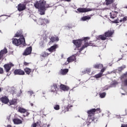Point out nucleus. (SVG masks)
I'll return each mask as SVG.
<instances>
[{
	"instance_id": "36",
	"label": "nucleus",
	"mask_w": 127,
	"mask_h": 127,
	"mask_svg": "<svg viewBox=\"0 0 127 127\" xmlns=\"http://www.w3.org/2000/svg\"><path fill=\"white\" fill-rule=\"evenodd\" d=\"M48 55H49V54L46 52H44L41 54V56H42V57H46L48 56Z\"/></svg>"
},
{
	"instance_id": "54",
	"label": "nucleus",
	"mask_w": 127,
	"mask_h": 127,
	"mask_svg": "<svg viewBox=\"0 0 127 127\" xmlns=\"http://www.w3.org/2000/svg\"><path fill=\"white\" fill-rule=\"evenodd\" d=\"M30 105H31V107H33V104L31 103V104H30Z\"/></svg>"
},
{
	"instance_id": "6",
	"label": "nucleus",
	"mask_w": 127,
	"mask_h": 127,
	"mask_svg": "<svg viewBox=\"0 0 127 127\" xmlns=\"http://www.w3.org/2000/svg\"><path fill=\"white\" fill-rule=\"evenodd\" d=\"M14 64L12 63H9L8 64H5L3 65L4 69L5 70L6 72H9L11 67H13Z\"/></svg>"
},
{
	"instance_id": "45",
	"label": "nucleus",
	"mask_w": 127,
	"mask_h": 127,
	"mask_svg": "<svg viewBox=\"0 0 127 127\" xmlns=\"http://www.w3.org/2000/svg\"><path fill=\"white\" fill-rule=\"evenodd\" d=\"M67 104H68V107H69V108H71V107H72V106H70V104H71V101H67Z\"/></svg>"
},
{
	"instance_id": "17",
	"label": "nucleus",
	"mask_w": 127,
	"mask_h": 127,
	"mask_svg": "<svg viewBox=\"0 0 127 127\" xmlns=\"http://www.w3.org/2000/svg\"><path fill=\"white\" fill-rule=\"evenodd\" d=\"M0 101L3 104H7V103H8V102H9V100L6 96L2 97L1 98H0Z\"/></svg>"
},
{
	"instance_id": "21",
	"label": "nucleus",
	"mask_w": 127,
	"mask_h": 127,
	"mask_svg": "<svg viewBox=\"0 0 127 127\" xmlns=\"http://www.w3.org/2000/svg\"><path fill=\"white\" fill-rule=\"evenodd\" d=\"M89 19H91V17L89 16H85L82 17L80 19V20L82 21H86V20H89Z\"/></svg>"
},
{
	"instance_id": "53",
	"label": "nucleus",
	"mask_w": 127,
	"mask_h": 127,
	"mask_svg": "<svg viewBox=\"0 0 127 127\" xmlns=\"http://www.w3.org/2000/svg\"><path fill=\"white\" fill-rule=\"evenodd\" d=\"M1 91H2V88H0V92H1Z\"/></svg>"
},
{
	"instance_id": "1",
	"label": "nucleus",
	"mask_w": 127,
	"mask_h": 127,
	"mask_svg": "<svg viewBox=\"0 0 127 127\" xmlns=\"http://www.w3.org/2000/svg\"><path fill=\"white\" fill-rule=\"evenodd\" d=\"M89 39L90 38L89 37L82 38L81 39L78 40H73L72 41V43L75 45V46H76V48H79V47H80L82 42L84 43L81 48H80V49L79 50V52H81L82 50H84L85 48H87V46H93L92 43H88V41Z\"/></svg>"
},
{
	"instance_id": "11",
	"label": "nucleus",
	"mask_w": 127,
	"mask_h": 127,
	"mask_svg": "<svg viewBox=\"0 0 127 127\" xmlns=\"http://www.w3.org/2000/svg\"><path fill=\"white\" fill-rule=\"evenodd\" d=\"M60 88L61 90L64 91V92H67V91L70 90V87H69V86L64 84H61Z\"/></svg>"
},
{
	"instance_id": "32",
	"label": "nucleus",
	"mask_w": 127,
	"mask_h": 127,
	"mask_svg": "<svg viewBox=\"0 0 127 127\" xmlns=\"http://www.w3.org/2000/svg\"><path fill=\"white\" fill-rule=\"evenodd\" d=\"M106 92H103L99 94V96L100 98H101L102 99H103V98H105L106 97Z\"/></svg>"
},
{
	"instance_id": "47",
	"label": "nucleus",
	"mask_w": 127,
	"mask_h": 127,
	"mask_svg": "<svg viewBox=\"0 0 127 127\" xmlns=\"http://www.w3.org/2000/svg\"><path fill=\"white\" fill-rule=\"evenodd\" d=\"M3 73V69L2 68L0 67V74H2Z\"/></svg>"
},
{
	"instance_id": "50",
	"label": "nucleus",
	"mask_w": 127,
	"mask_h": 127,
	"mask_svg": "<svg viewBox=\"0 0 127 127\" xmlns=\"http://www.w3.org/2000/svg\"><path fill=\"white\" fill-rule=\"evenodd\" d=\"M22 93V91H21V90L20 91V93H19V94H17V96L18 97H20V94H21Z\"/></svg>"
},
{
	"instance_id": "22",
	"label": "nucleus",
	"mask_w": 127,
	"mask_h": 127,
	"mask_svg": "<svg viewBox=\"0 0 127 127\" xmlns=\"http://www.w3.org/2000/svg\"><path fill=\"white\" fill-rule=\"evenodd\" d=\"M51 42H55V41L57 42V41H59V38H58V37H52L51 38Z\"/></svg>"
},
{
	"instance_id": "55",
	"label": "nucleus",
	"mask_w": 127,
	"mask_h": 127,
	"mask_svg": "<svg viewBox=\"0 0 127 127\" xmlns=\"http://www.w3.org/2000/svg\"><path fill=\"white\" fill-rule=\"evenodd\" d=\"M71 0H65V1H70Z\"/></svg>"
},
{
	"instance_id": "26",
	"label": "nucleus",
	"mask_w": 127,
	"mask_h": 127,
	"mask_svg": "<svg viewBox=\"0 0 127 127\" xmlns=\"http://www.w3.org/2000/svg\"><path fill=\"white\" fill-rule=\"evenodd\" d=\"M126 65H123L122 66L118 67V70L119 72H122V71H123V70H124V69L126 68Z\"/></svg>"
},
{
	"instance_id": "34",
	"label": "nucleus",
	"mask_w": 127,
	"mask_h": 127,
	"mask_svg": "<svg viewBox=\"0 0 127 127\" xmlns=\"http://www.w3.org/2000/svg\"><path fill=\"white\" fill-rule=\"evenodd\" d=\"M103 76V74L101 73L100 72L97 74H96L95 77L96 78V79H98L99 78H101Z\"/></svg>"
},
{
	"instance_id": "10",
	"label": "nucleus",
	"mask_w": 127,
	"mask_h": 127,
	"mask_svg": "<svg viewBox=\"0 0 127 127\" xmlns=\"http://www.w3.org/2000/svg\"><path fill=\"white\" fill-rule=\"evenodd\" d=\"M32 51V48H31V47H29L26 49L24 53H23V55H24L25 56L29 55V54H31Z\"/></svg>"
},
{
	"instance_id": "41",
	"label": "nucleus",
	"mask_w": 127,
	"mask_h": 127,
	"mask_svg": "<svg viewBox=\"0 0 127 127\" xmlns=\"http://www.w3.org/2000/svg\"><path fill=\"white\" fill-rule=\"evenodd\" d=\"M43 20L44 23H49V21L48 20V19H43Z\"/></svg>"
},
{
	"instance_id": "4",
	"label": "nucleus",
	"mask_w": 127,
	"mask_h": 127,
	"mask_svg": "<svg viewBox=\"0 0 127 127\" xmlns=\"http://www.w3.org/2000/svg\"><path fill=\"white\" fill-rule=\"evenodd\" d=\"M12 44L16 46H18L20 44L24 45L25 44V40L24 37H21L19 39L13 38L12 39Z\"/></svg>"
},
{
	"instance_id": "3",
	"label": "nucleus",
	"mask_w": 127,
	"mask_h": 127,
	"mask_svg": "<svg viewBox=\"0 0 127 127\" xmlns=\"http://www.w3.org/2000/svg\"><path fill=\"white\" fill-rule=\"evenodd\" d=\"M87 113L89 115L88 118L89 123L90 124L93 123H93H97V120H96V119L94 118V116H93V115L96 113V109H92L90 110H88Z\"/></svg>"
},
{
	"instance_id": "19",
	"label": "nucleus",
	"mask_w": 127,
	"mask_h": 127,
	"mask_svg": "<svg viewBox=\"0 0 127 127\" xmlns=\"http://www.w3.org/2000/svg\"><path fill=\"white\" fill-rule=\"evenodd\" d=\"M68 69H61L60 71V73L61 75H66L67 73H68Z\"/></svg>"
},
{
	"instance_id": "9",
	"label": "nucleus",
	"mask_w": 127,
	"mask_h": 127,
	"mask_svg": "<svg viewBox=\"0 0 127 127\" xmlns=\"http://www.w3.org/2000/svg\"><path fill=\"white\" fill-rule=\"evenodd\" d=\"M6 53H7V49H6V48H4L0 51V60L3 59V57L5 56Z\"/></svg>"
},
{
	"instance_id": "13",
	"label": "nucleus",
	"mask_w": 127,
	"mask_h": 127,
	"mask_svg": "<svg viewBox=\"0 0 127 127\" xmlns=\"http://www.w3.org/2000/svg\"><path fill=\"white\" fill-rule=\"evenodd\" d=\"M118 11H112L110 13V16L111 18L112 19H114L117 17V16L118 15Z\"/></svg>"
},
{
	"instance_id": "51",
	"label": "nucleus",
	"mask_w": 127,
	"mask_h": 127,
	"mask_svg": "<svg viewBox=\"0 0 127 127\" xmlns=\"http://www.w3.org/2000/svg\"><path fill=\"white\" fill-rule=\"evenodd\" d=\"M121 127H127V125H122Z\"/></svg>"
},
{
	"instance_id": "8",
	"label": "nucleus",
	"mask_w": 127,
	"mask_h": 127,
	"mask_svg": "<svg viewBox=\"0 0 127 127\" xmlns=\"http://www.w3.org/2000/svg\"><path fill=\"white\" fill-rule=\"evenodd\" d=\"M75 60H76V56L72 55L67 58L66 62L64 63V65H67V64H69V63L75 61Z\"/></svg>"
},
{
	"instance_id": "7",
	"label": "nucleus",
	"mask_w": 127,
	"mask_h": 127,
	"mask_svg": "<svg viewBox=\"0 0 127 127\" xmlns=\"http://www.w3.org/2000/svg\"><path fill=\"white\" fill-rule=\"evenodd\" d=\"M78 12H88V11H92V10H95V8H79L77 9Z\"/></svg>"
},
{
	"instance_id": "28",
	"label": "nucleus",
	"mask_w": 127,
	"mask_h": 127,
	"mask_svg": "<svg viewBox=\"0 0 127 127\" xmlns=\"http://www.w3.org/2000/svg\"><path fill=\"white\" fill-rule=\"evenodd\" d=\"M106 5H109V4H112L114 2V0H106Z\"/></svg>"
},
{
	"instance_id": "20",
	"label": "nucleus",
	"mask_w": 127,
	"mask_h": 127,
	"mask_svg": "<svg viewBox=\"0 0 127 127\" xmlns=\"http://www.w3.org/2000/svg\"><path fill=\"white\" fill-rule=\"evenodd\" d=\"M15 37H20V38L23 37V36L22 35V32L18 31L15 34Z\"/></svg>"
},
{
	"instance_id": "58",
	"label": "nucleus",
	"mask_w": 127,
	"mask_h": 127,
	"mask_svg": "<svg viewBox=\"0 0 127 127\" xmlns=\"http://www.w3.org/2000/svg\"><path fill=\"white\" fill-rule=\"evenodd\" d=\"M48 127H49V125H48Z\"/></svg>"
},
{
	"instance_id": "33",
	"label": "nucleus",
	"mask_w": 127,
	"mask_h": 127,
	"mask_svg": "<svg viewBox=\"0 0 127 127\" xmlns=\"http://www.w3.org/2000/svg\"><path fill=\"white\" fill-rule=\"evenodd\" d=\"M127 76V71L121 76L120 77L121 80L123 81V79H124V78H126Z\"/></svg>"
},
{
	"instance_id": "57",
	"label": "nucleus",
	"mask_w": 127,
	"mask_h": 127,
	"mask_svg": "<svg viewBox=\"0 0 127 127\" xmlns=\"http://www.w3.org/2000/svg\"><path fill=\"white\" fill-rule=\"evenodd\" d=\"M122 94H123V95H125V94H124V93H122Z\"/></svg>"
},
{
	"instance_id": "14",
	"label": "nucleus",
	"mask_w": 127,
	"mask_h": 127,
	"mask_svg": "<svg viewBox=\"0 0 127 127\" xmlns=\"http://www.w3.org/2000/svg\"><path fill=\"white\" fill-rule=\"evenodd\" d=\"M14 74L15 75H24L25 72L21 69H16L14 71Z\"/></svg>"
},
{
	"instance_id": "12",
	"label": "nucleus",
	"mask_w": 127,
	"mask_h": 127,
	"mask_svg": "<svg viewBox=\"0 0 127 127\" xmlns=\"http://www.w3.org/2000/svg\"><path fill=\"white\" fill-rule=\"evenodd\" d=\"M26 7L25 6V4L20 3L18 5L17 9L19 11H22V10H24Z\"/></svg>"
},
{
	"instance_id": "42",
	"label": "nucleus",
	"mask_w": 127,
	"mask_h": 127,
	"mask_svg": "<svg viewBox=\"0 0 127 127\" xmlns=\"http://www.w3.org/2000/svg\"><path fill=\"white\" fill-rule=\"evenodd\" d=\"M113 23H119V22H120L119 21V19H117L116 20H115L114 21H112Z\"/></svg>"
},
{
	"instance_id": "35",
	"label": "nucleus",
	"mask_w": 127,
	"mask_h": 127,
	"mask_svg": "<svg viewBox=\"0 0 127 127\" xmlns=\"http://www.w3.org/2000/svg\"><path fill=\"white\" fill-rule=\"evenodd\" d=\"M127 20V17H124L122 19L120 20V22H125Z\"/></svg>"
},
{
	"instance_id": "44",
	"label": "nucleus",
	"mask_w": 127,
	"mask_h": 127,
	"mask_svg": "<svg viewBox=\"0 0 127 127\" xmlns=\"http://www.w3.org/2000/svg\"><path fill=\"white\" fill-rule=\"evenodd\" d=\"M38 124V123L33 124L31 125V127H37V124Z\"/></svg>"
},
{
	"instance_id": "49",
	"label": "nucleus",
	"mask_w": 127,
	"mask_h": 127,
	"mask_svg": "<svg viewBox=\"0 0 127 127\" xmlns=\"http://www.w3.org/2000/svg\"><path fill=\"white\" fill-rule=\"evenodd\" d=\"M113 85H118V82L117 81H114Z\"/></svg>"
},
{
	"instance_id": "23",
	"label": "nucleus",
	"mask_w": 127,
	"mask_h": 127,
	"mask_svg": "<svg viewBox=\"0 0 127 127\" xmlns=\"http://www.w3.org/2000/svg\"><path fill=\"white\" fill-rule=\"evenodd\" d=\"M18 111L19 113H21L22 114H24V113H26V110H25L24 108H22L21 107H19Z\"/></svg>"
},
{
	"instance_id": "43",
	"label": "nucleus",
	"mask_w": 127,
	"mask_h": 127,
	"mask_svg": "<svg viewBox=\"0 0 127 127\" xmlns=\"http://www.w3.org/2000/svg\"><path fill=\"white\" fill-rule=\"evenodd\" d=\"M28 95H30V96H31L32 95H33V91H28Z\"/></svg>"
},
{
	"instance_id": "48",
	"label": "nucleus",
	"mask_w": 127,
	"mask_h": 127,
	"mask_svg": "<svg viewBox=\"0 0 127 127\" xmlns=\"http://www.w3.org/2000/svg\"><path fill=\"white\" fill-rule=\"evenodd\" d=\"M29 64V63H27V62L24 63V65H25V66H27V65H28Z\"/></svg>"
},
{
	"instance_id": "2",
	"label": "nucleus",
	"mask_w": 127,
	"mask_h": 127,
	"mask_svg": "<svg viewBox=\"0 0 127 127\" xmlns=\"http://www.w3.org/2000/svg\"><path fill=\"white\" fill-rule=\"evenodd\" d=\"M34 4L36 8H38L41 15L45 14L46 8H48V7H49V5L48 4H46V1L43 0L36 1Z\"/></svg>"
},
{
	"instance_id": "5",
	"label": "nucleus",
	"mask_w": 127,
	"mask_h": 127,
	"mask_svg": "<svg viewBox=\"0 0 127 127\" xmlns=\"http://www.w3.org/2000/svg\"><path fill=\"white\" fill-rule=\"evenodd\" d=\"M113 35V32L112 31H108L105 33V35H101L99 36L100 39L101 40H106L107 39V37H111Z\"/></svg>"
},
{
	"instance_id": "24",
	"label": "nucleus",
	"mask_w": 127,
	"mask_h": 127,
	"mask_svg": "<svg viewBox=\"0 0 127 127\" xmlns=\"http://www.w3.org/2000/svg\"><path fill=\"white\" fill-rule=\"evenodd\" d=\"M24 71H25V73L26 74H27V75H29V74H30V73H31V69H30L28 67H26L24 69Z\"/></svg>"
},
{
	"instance_id": "30",
	"label": "nucleus",
	"mask_w": 127,
	"mask_h": 127,
	"mask_svg": "<svg viewBox=\"0 0 127 127\" xmlns=\"http://www.w3.org/2000/svg\"><path fill=\"white\" fill-rule=\"evenodd\" d=\"M37 22V24H39V25H42L43 23V19H40L38 20V21Z\"/></svg>"
},
{
	"instance_id": "25",
	"label": "nucleus",
	"mask_w": 127,
	"mask_h": 127,
	"mask_svg": "<svg viewBox=\"0 0 127 127\" xmlns=\"http://www.w3.org/2000/svg\"><path fill=\"white\" fill-rule=\"evenodd\" d=\"M93 67H94V68H96V69L98 68H99V69H101V68H103V64H94Z\"/></svg>"
},
{
	"instance_id": "31",
	"label": "nucleus",
	"mask_w": 127,
	"mask_h": 127,
	"mask_svg": "<svg viewBox=\"0 0 127 127\" xmlns=\"http://www.w3.org/2000/svg\"><path fill=\"white\" fill-rule=\"evenodd\" d=\"M45 46V45L44 44V42L43 41H41L40 42V47L41 48H44V47Z\"/></svg>"
},
{
	"instance_id": "39",
	"label": "nucleus",
	"mask_w": 127,
	"mask_h": 127,
	"mask_svg": "<svg viewBox=\"0 0 127 127\" xmlns=\"http://www.w3.org/2000/svg\"><path fill=\"white\" fill-rule=\"evenodd\" d=\"M102 112V110H101V109L97 108L96 109V113L99 114V113H101Z\"/></svg>"
},
{
	"instance_id": "40",
	"label": "nucleus",
	"mask_w": 127,
	"mask_h": 127,
	"mask_svg": "<svg viewBox=\"0 0 127 127\" xmlns=\"http://www.w3.org/2000/svg\"><path fill=\"white\" fill-rule=\"evenodd\" d=\"M106 69H107V68L106 67H103L100 72V73L102 74L103 75V73H104V72H105V71H106Z\"/></svg>"
},
{
	"instance_id": "52",
	"label": "nucleus",
	"mask_w": 127,
	"mask_h": 127,
	"mask_svg": "<svg viewBox=\"0 0 127 127\" xmlns=\"http://www.w3.org/2000/svg\"><path fill=\"white\" fill-rule=\"evenodd\" d=\"M26 116H28V115H29V113H28V112H27V110H26Z\"/></svg>"
},
{
	"instance_id": "18",
	"label": "nucleus",
	"mask_w": 127,
	"mask_h": 127,
	"mask_svg": "<svg viewBox=\"0 0 127 127\" xmlns=\"http://www.w3.org/2000/svg\"><path fill=\"white\" fill-rule=\"evenodd\" d=\"M58 46L57 45H55L52 46L51 48L48 49V50L51 53L54 52V51H56V48H57Z\"/></svg>"
},
{
	"instance_id": "56",
	"label": "nucleus",
	"mask_w": 127,
	"mask_h": 127,
	"mask_svg": "<svg viewBox=\"0 0 127 127\" xmlns=\"http://www.w3.org/2000/svg\"><path fill=\"white\" fill-rule=\"evenodd\" d=\"M8 121H9V118H8Z\"/></svg>"
},
{
	"instance_id": "15",
	"label": "nucleus",
	"mask_w": 127,
	"mask_h": 127,
	"mask_svg": "<svg viewBox=\"0 0 127 127\" xmlns=\"http://www.w3.org/2000/svg\"><path fill=\"white\" fill-rule=\"evenodd\" d=\"M14 125H20L22 124V121L18 118H15L12 120Z\"/></svg>"
},
{
	"instance_id": "38",
	"label": "nucleus",
	"mask_w": 127,
	"mask_h": 127,
	"mask_svg": "<svg viewBox=\"0 0 127 127\" xmlns=\"http://www.w3.org/2000/svg\"><path fill=\"white\" fill-rule=\"evenodd\" d=\"M86 73H87L86 69L81 70V72H80V74L81 75H84V74H86Z\"/></svg>"
},
{
	"instance_id": "37",
	"label": "nucleus",
	"mask_w": 127,
	"mask_h": 127,
	"mask_svg": "<svg viewBox=\"0 0 127 127\" xmlns=\"http://www.w3.org/2000/svg\"><path fill=\"white\" fill-rule=\"evenodd\" d=\"M123 85L124 86H127V78L125 79L124 80L122 81Z\"/></svg>"
},
{
	"instance_id": "16",
	"label": "nucleus",
	"mask_w": 127,
	"mask_h": 127,
	"mask_svg": "<svg viewBox=\"0 0 127 127\" xmlns=\"http://www.w3.org/2000/svg\"><path fill=\"white\" fill-rule=\"evenodd\" d=\"M57 91H58V87H57V85L53 84L51 87V92L55 93V92H57Z\"/></svg>"
},
{
	"instance_id": "27",
	"label": "nucleus",
	"mask_w": 127,
	"mask_h": 127,
	"mask_svg": "<svg viewBox=\"0 0 127 127\" xmlns=\"http://www.w3.org/2000/svg\"><path fill=\"white\" fill-rule=\"evenodd\" d=\"M9 105H15L16 104V99H13L9 102Z\"/></svg>"
},
{
	"instance_id": "46",
	"label": "nucleus",
	"mask_w": 127,
	"mask_h": 127,
	"mask_svg": "<svg viewBox=\"0 0 127 127\" xmlns=\"http://www.w3.org/2000/svg\"><path fill=\"white\" fill-rule=\"evenodd\" d=\"M85 69L86 70V73H88V74H90V72H91V69L90 68H86Z\"/></svg>"
},
{
	"instance_id": "29",
	"label": "nucleus",
	"mask_w": 127,
	"mask_h": 127,
	"mask_svg": "<svg viewBox=\"0 0 127 127\" xmlns=\"http://www.w3.org/2000/svg\"><path fill=\"white\" fill-rule=\"evenodd\" d=\"M54 110H56V111H59L60 110V106L59 105H55L54 106Z\"/></svg>"
}]
</instances>
